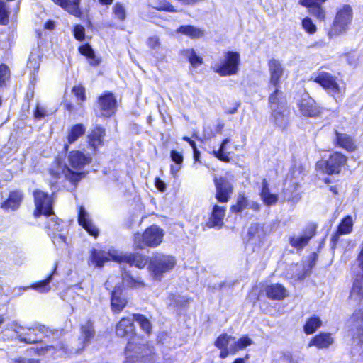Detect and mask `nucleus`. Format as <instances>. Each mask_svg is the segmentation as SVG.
Returning <instances> with one entry per match:
<instances>
[{
  "mask_svg": "<svg viewBox=\"0 0 363 363\" xmlns=\"http://www.w3.org/2000/svg\"><path fill=\"white\" fill-rule=\"evenodd\" d=\"M334 339L330 333H320L313 337L310 341L308 346H315L318 349H325L332 345Z\"/></svg>",
  "mask_w": 363,
  "mask_h": 363,
  "instance_id": "obj_25",
  "label": "nucleus"
},
{
  "mask_svg": "<svg viewBox=\"0 0 363 363\" xmlns=\"http://www.w3.org/2000/svg\"><path fill=\"white\" fill-rule=\"evenodd\" d=\"M333 141L335 146L345 149L349 152L355 151L357 147L354 140L350 135L337 128L333 130Z\"/></svg>",
  "mask_w": 363,
  "mask_h": 363,
  "instance_id": "obj_17",
  "label": "nucleus"
},
{
  "mask_svg": "<svg viewBox=\"0 0 363 363\" xmlns=\"http://www.w3.org/2000/svg\"><path fill=\"white\" fill-rule=\"evenodd\" d=\"M347 157L339 152H335L326 160L316 163V169L328 174H339L347 163Z\"/></svg>",
  "mask_w": 363,
  "mask_h": 363,
  "instance_id": "obj_11",
  "label": "nucleus"
},
{
  "mask_svg": "<svg viewBox=\"0 0 363 363\" xmlns=\"http://www.w3.org/2000/svg\"><path fill=\"white\" fill-rule=\"evenodd\" d=\"M8 22V11L6 9L5 3L0 1V23L6 24Z\"/></svg>",
  "mask_w": 363,
  "mask_h": 363,
  "instance_id": "obj_49",
  "label": "nucleus"
},
{
  "mask_svg": "<svg viewBox=\"0 0 363 363\" xmlns=\"http://www.w3.org/2000/svg\"><path fill=\"white\" fill-rule=\"evenodd\" d=\"M98 108L101 116L110 117L116 110V100L111 93L101 96L98 100Z\"/></svg>",
  "mask_w": 363,
  "mask_h": 363,
  "instance_id": "obj_18",
  "label": "nucleus"
},
{
  "mask_svg": "<svg viewBox=\"0 0 363 363\" xmlns=\"http://www.w3.org/2000/svg\"><path fill=\"white\" fill-rule=\"evenodd\" d=\"M321 4L315 5L313 8L308 9L309 13L317 18L320 21H324L325 18V11L320 6Z\"/></svg>",
  "mask_w": 363,
  "mask_h": 363,
  "instance_id": "obj_46",
  "label": "nucleus"
},
{
  "mask_svg": "<svg viewBox=\"0 0 363 363\" xmlns=\"http://www.w3.org/2000/svg\"><path fill=\"white\" fill-rule=\"evenodd\" d=\"M175 264L176 260L174 257L157 254L150 259L148 269L153 279L160 281L163 274L172 270Z\"/></svg>",
  "mask_w": 363,
  "mask_h": 363,
  "instance_id": "obj_9",
  "label": "nucleus"
},
{
  "mask_svg": "<svg viewBox=\"0 0 363 363\" xmlns=\"http://www.w3.org/2000/svg\"><path fill=\"white\" fill-rule=\"evenodd\" d=\"M19 329H23L19 326L14 328L13 330L18 334V337L20 342L28 344L36 343L42 340L44 336L61 335L63 334L64 329L51 330L45 325H36L33 327L28 328L27 333H21Z\"/></svg>",
  "mask_w": 363,
  "mask_h": 363,
  "instance_id": "obj_8",
  "label": "nucleus"
},
{
  "mask_svg": "<svg viewBox=\"0 0 363 363\" xmlns=\"http://www.w3.org/2000/svg\"><path fill=\"white\" fill-rule=\"evenodd\" d=\"M23 196V193L21 191L16 190L10 192L7 200L2 203V207L5 209H17L20 206Z\"/></svg>",
  "mask_w": 363,
  "mask_h": 363,
  "instance_id": "obj_28",
  "label": "nucleus"
},
{
  "mask_svg": "<svg viewBox=\"0 0 363 363\" xmlns=\"http://www.w3.org/2000/svg\"><path fill=\"white\" fill-rule=\"evenodd\" d=\"M127 303L125 296H111V306L113 312L115 313L121 312Z\"/></svg>",
  "mask_w": 363,
  "mask_h": 363,
  "instance_id": "obj_37",
  "label": "nucleus"
},
{
  "mask_svg": "<svg viewBox=\"0 0 363 363\" xmlns=\"http://www.w3.org/2000/svg\"><path fill=\"white\" fill-rule=\"evenodd\" d=\"M134 333L135 326L131 318H123L116 325L118 336L131 337L125 350V363H160V358L155 355L153 348L141 343L138 337L133 336Z\"/></svg>",
  "mask_w": 363,
  "mask_h": 363,
  "instance_id": "obj_1",
  "label": "nucleus"
},
{
  "mask_svg": "<svg viewBox=\"0 0 363 363\" xmlns=\"http://www.w3.org/2000/svg\"><path fill=\"white\" fill-rule=\"evenodd\" d=\"M266 295H286L285 288L279 284H272L264 286Z\"/></svg>",
  "mask_w": 363,
  "mask_h": 363,
  "instance_id": "obj_43",
  "label": "nucleus"
},
{
  "mask_svg": "<svg viewBox=\"0 0 363 363\" xmlns=\"http://www.w3.org/2000/svg\"><path fill=\"white\" fill-rule=\"evenodd\" d=\"M74 35L78 40H83L84 38V28L81 25H77L74 28Z\"/></svg>",
  "mask_w": 363,
  "mask_h": 363,
  "instance_id": "obj_55",
  "label": "nucleus"
},
{
  "mask_svg": "<svg viewBox=\"0 0 363 363\" xmlns=\"http://www.w3.org/2000/svg\"><path fill=\"white\" fill-rule=\"evenodd\" d=\"M220 350L221 351L220 352V357L222 359H225L230 353H232L230 351V347H228V348H223Z\"/></svg>",
  "mask_w": 363,
  "mask_h": 363,
  "instance_id": "obj_62",
  "label": "nucleus"
},
{
  "mask_svg": "<svg viewBox=\"0 0 363 363\" xmlns=\"http://www.w3.org/2000/svg\"><path fill=\"white\" fill-rule=\"evenodd\" d=\"M247 208L253 211H258L260 209V204L256 201H250Z\"/></svg>",
  "mask_w": 363,
  "mask_h": 363,
  "instance_id": "obj_61",
  "label": "nucleus"
},
{
  "mask_svg": "<svg viewBox=\"0 0 363 363\" xmlns=\"http://www.w3.org/2000/svg\"><path fill=\"white\" fill-rule=\"evenodd\" d=\"M105 135V129L101 126H96L87 135L88 143L94 152L96 151L99 146L103 145Z\"/></svg>",
  "mask_w": 363,
  "mask_h": 363,
  "instance_id": "obj_23",
  "label": "nucleus"
},
{
  "mask_svg": "<svg viewBox=\"0 0 363 363\" xmlns=\"http://www.w3.org/2000/svg\"><path fill=\"white\" fill-rule=\"evenodd\" d=\"M79 50L82 55L86 56L89 59V64L91 65L96 66L100 63L99 60L94 54V51L89 44L82 45L79 48Z\"/></svg>",
  "mask_w": 363,
  "mask_h": 363,
  "instance_id": "obj_34",
  "label": "nucleus"
},
{
  "mask_svg": "<svg viewBox=\"0 0 363 363\" xmlns=\"http://www.w3.org/2000/svg\"><path fill=\"white\" fill-rule=\"evenodd\" d=\"M47 216V224L46 228L50 230L52 233L53 234V242L55 244L60 242H65V237L61 234L58 233L57 235L56 233L62 231V223H60L58 221V218L55 216V215L53 213V211L52 213L49 215H45Z\"/></svg>",
  "mask_w": 363,
  "mask_h": 363,
  "instance_id": "obj_19",
  "label": "nucleus"
},
{
  "mask_svg": "<svg viewBox=\"0 0 363 363\" xmlns=\"http://www.w3.org/2000/svg\"><path fill=\"white\" fill-rule=\"evenodd\" d=\"M27 66L29 69H33V71H37L40 66V60L38 56L31 55L29 57Z\"/></svg>",
  "mask_w": 363,
  "mask_h": 363,
  "instance_id": "obj_50",
  "label": "nucleus"
},
{
  "mask_svg": "<svg viewBox=\"0 0 363 363\" xmlns=\"http://www.w3.org/2000/svg\"><path fill=\"white\" fill-rule=\"evenodd\" d=\"M268 67L270 74V84L275 86V89H277L283 75L284 68L281 62L276 59H271L268 62Z\"/></svg>",
  "mask_w": 363,
  "mask_h": 363,
  "instance_id": "obj_22",
  "label": "nucleus"
},
{
  "mask_svg": "<svg viewBox=\"0 0 363 363\" xmlns=\"http://www.w3.org/2000/svg\"><path fill=\"white\" fill-rule=\"evenodd\" d=\"M35 211L34 216L49 215L52 211V198L47 193L41 190H35L33 192Z\"/></svg>",
  "mask_w": 363,
  "mask_h": 363,
  "instance_id": "obj_13",
  "label": "nucleus"
},
{
  "mask_svg": "<svg viewBox=\"0 0 363 363\" xmlns=\"http://www.w3.org/2000/svg\"><path fill=\"white\" fill-rule=\"evenodd\" d=\"M260 196L263 202L267 206L274 205L278 201V196L270 192L268 183L265 179L262 181Z\"/></svg>",
  "mask_w": 363,
  "mask_h": 363,
  "instance_id": "obj_30",
  "label": "nucleus"
},
{
  "mask_svg": "<svg viewBox=\"0 0 363 363\" xmlns=\"http://www.w3.org/2000/svg\"><path fill=\"white\" fill-rule=\"evenodd\" d=\"M302 27L309 34H314L317 28L309 17H306L302 20Z\"/></svg>",
  "mask_w": 363,
  "mask_h": 363,
  "instance_id": "obj_47",
  "label": "nucleus"
},
{
  "mask_svg": "<svg viewBox=\"0 0 363 363\" xmlns=\"http://www.w3.org/2000/svg\"><path fill=\"white\" fill-rule=\"evenodd\" d=\"M321 320L317 316L308 318L303 328L305 333L308 335L313 333L321 326Z\"/></svg>",
  "mask_w": 363,
  "mask_h": 363,
  "instance_id": "obj_36",
  "label": "nucleus"
},
{
  "mask_svg": "<svg viewBox=\"0 0 363 363\" xmlns=\"http://www.w3.org/2000/svg\"><path fill=\"white\" fill-rule=\"evenodd\" d=\"M95 331L93 329L92 323L90 320L82 324L80 328V336L79 337L78 345L77 347L68 348L62 342H58L56 345L47 346L45 348L38 350L39 354H50L55 357H63L72 353H78L82 351L94 338Z\"/></svg>",
  "mask_w": 363,
  "mask_h": 363,
  "instance_id": "obj_3",
  "label": "nucleus"
},
{
  "mask_svg": "<svg viewBox=\"0 0 363 363\" xmlns=\"http://www.w3.org/2000/svg\"><path fill=\"white\" fill-rule=\"evenodd\" d=\"M72 92L77 98L78 101L83 102L86 100L85 89L82 86H74Z\"/></svg>",
  "mask_w": 363,
  "mask_h": 363,
  "instance_id": "obj_48",
  "label": "nucleus"
},
{
  "mask_svg": "<svg viewBox=\"0 0 363 363\" xmlns=\"http://www.w3.org/2000/svg\"><path fill=\"white\" fill-rule=\"evenodd\" d=\"M353 19V11L348 4H344L337 9L330 30L328 32L330 38L347 32Z\"/></svg>",
  "mask_w": 363,
  "mask_h": 363,
  "instance_id": "obj_7",
  "label": "nucleus"
},
{
  "mask_svg": "<svg viewBox=\"0 0 363 363\" xmlns=\"http://www.w3.org/2000/svg\"><path fill=\"white\" fill-rule=\"evenodd\" d=\"M170 157L172 160L177 165H181L182 164L184 157L181 152L173 150L171 151Z\"/></svg>",
  "mask_w": 363,
  "mask_h": 363,
  "instance_id": "obj_53",
  "label": "nucleus"
},
{
  "mask_svg": "<svg viewBox=\"0 0 363 363\" xmlns=\"http://www.w3.org/2000/svg\"><path fill=\"white\" fill-rule=\"evenodd\" d=\"M34 116L35 118L41 119L46 116V111L44 108L40 107L38 106L36 107V110L34 113Z\"/></svg>",
  "mask_w": 363,
  "mask_h": 363,
  "instance_id": "obj_58",
  "label": "nucleus"
},
{
  "mask_svg": "<svg viewBox=\"0 0 363 363\" xmlns=\"http://www.w3.org/2000/svg\"><path fill=\"white\" fill-rule=\"evenodd\" d=\"M248 243L250 245H259L264 237L262 228L258 224H252L248 230Z\"/></svg>",
  "mask_w": 363,
  "mask_h": 363,
  "instance_id": "obj_27",
  "label": "nucleus"
},
{
  "mask_svg": "<svg viewBox=\"0 0 363 363\" xmlns=\"http://www.w3.org/2000/svg\"><path fill=\"white\" fill-rule=\"evenodd\" d=\"M194 150V157L196 161H199L200 157V152L198 150L196 146L192 148Z\"/></svg>",
  "mask_w": 363,
  "mask_h": 363,
  "instance_id": "obj_64",
  "label": "nucleus"
},
{
  "mask_svg": "<svg viewBox=\"0 0 363 363\" xmlns=\"http://www.w3.org/2000/svg\"><path fill=\"white\" fill-rule=\"evenodd\" d=\"M177 32L191 38H199L204 35L203 29L190 25L180 26L177 28Z\"/></svg>",
  "mask_w": 363,
  "mask_h": 363,
  "instance_id": "obj_31",
  "label": "nucleus"
},
{
  "mask_svg": "<svg viewBox=\"0 0 363 363\" xmlns=\"http://www.w3.org/2000/svg\"><path fill=\"white\" fill-rule=\"evenodd\" d=\"M180 169H181L180 165H179V166L172 165L171 169H170L171 174H173L174 176H175L177 174V173L179 171Z\"/></svg>",
  "mask_w": 363,
  "mask_h": 363,
  "instance_id": "obj_63",
  "label": "nucleus"
},
{
  "mask_svg": "<svg viewBox=\"0 0 363 363\" xmlns=\"http://www.w3.org/2000/svg\"><path fill=\"white\" fill-rule=\"evenodd\" d=\"M314 234V228L310 227L303 234L291 236L289 239L290 245L294 248L302 249L308 244Z\"/></svg>",
  "mask_w": 363,
  "mask_h": 363,
  "instance_id": "obj_24",
  "label": "nucleus"
},
{
  "mask_svg": "<svg viewBox=\"0 0 363 363\" xmlns=\"http://www.w3.org/2000/svg\"><path fill=\"white\" fill-rule=\"evenodd\" d=\"M252 344L253 340L248 335H243L238 340L235 339L233 345H230V351L233 354H235L238 351L242 350Z\"/></svg>",
  "mask_w": 363,
  "mask_h": 363,
  "instance_id": "obj_32",
  "label": "nucleus"
},
{
  "mask_svg": "<svg viewBox=\"0 0 363 363\" xmlns=\"http://www.w3.org/2000/svg\"><path fill=\"white\" fill-rule=\"evenodd\" d=\"M163 237V230L156 225H152L147 228L143 234L138 233L134 235V248L156 247L162 242Z\"/></svg>",
  "mask_w": 363,
  "mask_h": 363,
  "instance_id": "obj_6",
  "label": "nucleus"
},
{
  "mask_svg": "<svg viewBox=\"0 0 363 363\" xmlns=\"http://www.w3.org/2000/svg\"><path fill=\"white\" fill-rule=\"evenodd\" d=\"M216 199L220 203H227L233 193V185L226 177H214Z\"/></svg>",
  "mask_w": 363,
  "mask_h": 363,
  "instance_id": "obj_14",
  "label": "nucleus"
},
{
  "mask_svg": "<svg viewBox=\"0 0 363 363\" xmlns=\"http://www.w3.org/2000/svg\"><path fill=\"white\" fill-rule=\"evenodd\" d=\"M133 319V321L135 320L140 325L145 333H150L151 332V323L146 317L140 314H134Z\"/></svg>",
  "mask_w": 363,
  "mask_h": 363,
  "instance_id": "obj_44",
  "label": "nucleus"
},
{
  "mask_svg": "<svg viewBox=\"0 0 363 363\" xmlns=\"http://www.w3.org/2000/svg\"><path fill=\"white\" fill-rule=\"evenodd\" d=\"M182 55L188 59L191 65L194 67H198L203 62L202 58L199 57L192 48L184 50Z\"/></svg>",
  "mask_w": 363,
  "mask_h": 363,
  "instance_id": "obj_38",
  "label": "nucleus"
},
{
  "mask_svg": "<svg viewBox=\"0 0 363 363\" xmlns=\"http://www.w3.org/2000/svg\"><path fill=\"white\" fill-rule=\"evenodd\" d=\"M155 186L160 190V191H164L166 189V184L165 183L160 179L159 178H157L155 180Z\"/></svg>",
  "mask_w": 363,
  "mask_h": 363,
  "instance_id": "obj_60",
  "label": "nucleus"
},
{
  "mask_svg": "<svg viewBox=\"0 0 363 363\" xmlns=\"http://www.w3.org/2000/svg\"><path fill=\"white\" fill-rule=\"evenodd\" d=\"M326 0H299L298 3L305 7L308 8V9L313 8L315 5L318 4H322L325 2Z\"/></svg>",
  "mask_w": 363,
  "mask_h": 363,
  "instance_id": "obj_54",
  "label": "nucleus"
},
{
  "mask_svg": "<svg viewBox=\"0 0 363 363\" xmlns=\"http://www.w3.org/2000/svg\"><path fill=\"white\" fill-rule=\"evenodd\" d=\"M9 77V69L4 65H0V84L2 85Z\"/></svg>",
  "mask_w": 363,
  "mask_h": 363,
  "instance_id": "obj_51",
  "label": "nucleus"
},
{
  "mask_svg": "<svg viewBox=\"0 0 363 363\" xmlns=\"http://www.w3.org/2000/svg\"><path fill=\"white\" fill-rule=\"evenodd\" d=\"M56 4L62 7L70 14L79 16L81 11L79 4L81 0H52Z\"/></svg>",
  "mask_w": 363,
  "mask_h": 363,
  "instance_id": "obj_26",
  "label": "nucleus"
},
{
  "mask_svg": "<svg viewBox=\"0 0 363 363\" xmlns=\"http://www.w3.org/2000/svg\"><path fill=\"white\" fill-rule=\"evenodd\" d=\"M249 202L250 201L244 194H239L237 199V203L231 207V209L233 212L239 213L247 208Z\"/></svg>",
  "mask_w": 363,
  "mask_h": 363,
  "instance_id": "obj_42",
  "label": "nucleus"
},
{
  "mask_svg": "<svg viewBox=\"0 0 363 363\" xmlns=\"http://www.w3.org/2000/svg\"><path fill=\"white\" fill-rule=\"evenodd\" d=\"M350 333L357 344L363 342V310H356L350 319Z\"/></svg>",
  "mask_w": 363,
  "mask_h": 363,
  "instance_id": "obj_15",
  "label": "nucleus"
},
{
  "mask_svg": "<svg viewBox=\"0 0 363 363\" xmlns=\"http://www.w3.org/2000/svg\"><path fill=\"white\" fill-rule=\"evenodd\" d=\"M113 260L118 262H126L138 268H143L147 263V258L139 254L123 255L115 250H110L108 252L93 250L91 254V262L96 267H101L104 262Z\"/></svg>",
  "mask_w": 363,
  "mask_h": 363,
  "instance_id": "obj_4",
  "label": "nucleus"
},
{
  "mask_svg": "<svg viewBox=\"0 0 363 363\" xmlns=\"http://www.w3.org/2000/svg\"><path fill=\"white\" fill-rule=\"evenodd\" d=\"M298 106L300 112L305 116L316 117L321 112L320 108L307 93L301 95Z\"/></svg>",
  "mask_w": 363,
  "mask_h": 363,
  "instance_id": "obj_16",
  "label": "nucleus"
},
{
  "mask_svg": "<svg viewBox=\"0 0 363 363\" xmlns=\"http://www.w3.org/2000/svg\"><path fill=\"white\" fill-rule=\"evenodd\" d=\"M240 62L238 52H226L224 60L220 64L216 65L215 71L223 77L235 74L239 69Z\"/></svg>",
  "mask_w": 363,
  "mask_h": 363,
  "instance_id": "obj_12",
  "label": "nucleus"
},
{
  "mask_svg": "<svg viewBox=\"0 0 363 363\" xmlns=\"http://www.w3.org/2000/svg\"><path fill=\"white\" fill-rule=\"evenodd\" d=\"M234 340L235 337L223 333L216 339L215 345L219 349L228 348L230 345H233Z\"/></svg>",
  "mask_w": 363,
  "mask_h": 363,
  "instance_id": "obj_40",
  "label": "nucleus"
},
{
  "mask_svg": "<svg viewBox=\"0 0 363 363\" xmlns=\"http://www.w3.org/2000/svg\"><path fill=\"white\" fill-rule=\"evenodd\" d=\"M113 13L115 16V17L123 21L126 18V10H125V8L124 7V6L119 3V2H117L113 7Z\"/></svg>",
  "mask_w": 363,
  "mask_h": 363,
  "instance_id": "obj_45",
  "label": "nucleus"
},
{
  "mask_svg": "<svg viewBox=\"0 0 363 363\" xmlns=\"http://www.w3.org/2000/svg\"><path fill=\"white\" fill-rule=\"evenodd\" d=\"M91 161L92 157L90 154H84L79 150H73L68 155V164H62L58 159H56L49 172L50 175L55 179L63 176L67 181L75 186L84 176V173L82 170Z\"/></svg>",
  "mask_w": 363,
  "mask_h": 363,
  "instance_id": "obj_2",
  "label": "nucleus"
},
{
  "mask_svg": "<svg viewBox=\"0 0 363 363\" xmlns=\"http://www.w3.org/2000/svg\"><path fill=\"white\" fill-rule=\"evenodd\" d=\"M52 279V274L45 280H43L42 281L35 283V284L30 286H25V287H19L18 292H24L26 291V289L29 288H33L35 289L37 292L43 294L47 293L48 291V284L50 283V280Z\"/></svg>",
  "mask_w": 363,
  "mask_h": 363,
  "instance_id": "obj_35",
  "label": "nucleus"
},
{
  "mask_svg": "<svg viewBox=\"0 0 363 363\" xmlns=\"http://www.w3.org/2000/svg\"><path fill=\"white\" fill-rule=\"evenodd\" d=\"M229 142H230L229 139H228V138L224 139L220 144L219 150H213V155L215 157H216L218 159H219L220 160L225 162H230V157H229L230 153L225 152V147Z\"/></svg>",
  "mask_w": 363,
  "mask_h": 363,
  "instance_id": "obj_39",
  "label": "nucleus"
},
{
  "mask_svg": "<svg viewBox=\"0 0 363 363\" xmlns=\"http://www.w3.org/2000/svg\"><path fill=\"white\" fill-rule=\"evenodd\" d=\"M311 79L320 84L328 93L335 99L340 98L341 89L337 82V77L332 74L318 70L312 74Z\"/></svg>",
  "mask_w": 363,
  "mask_h": 363,
  "instance_id": "obj_10",
  "label": "nucleus"
},
{
  "mask_svg": "<svg viewBox=\"0 0 363 363\" xmlns=\"http://www.w3.org/2000/svg\"><path fill=\"white\" fill-rule=\"evenodd\" d=\"M269 102L273 122L280 128H286L289 123V111L284 93L278 89H275L269 96Z\"/></svg>",
  "mask_w": 363,
  "mask_h": 363,
  "instance_id": "obj_5",
  "label": "nucleus"
},
{
  "mask_svg": "<svg viewBox=\"0 0 363 363\" xmlns=\"http://www.w3.org/2000/svg\"><path fill=\"white\" fill-rule=\"evenodd\" d=\"M86 128L84 125L82 123H78L74 125L67 135V142L68 143L64 145L65 151H67L69 149V144H72L75 141H77L79 137L83 135L85 133Z\"/></svg>",
  "mask_w": 363,
  "mask_h": 363,
  "instance_id": "obj_29",
  "label": "nucleus"
},
{
  "mask_svg": "<svg viewBox=\"0 0 363 363\" xmlns=\"http://www.w3.org/2000/svg\"><path fill=\"white\" fill-rule=\"evenodd\" d=\"M313 261L310 260L308 261L307 265H303V272L298 274L297 275V279H302L303 278H305V277L311 272V269L313 268Z\"/></svg>",
  "mask_w": 363,
  "mask_h": 363,
  "instance_id": "obj_56",
  "label": "nucleus"
},
{
  "mask_svg": "<svg viewBox=\"0 0 363 363\" xmlns=\"http://www.w3.org/2000/svg\"><path fill=\"white\" fill-rule=\"evenodd\" d=\"M340 235H342V233H339V231L337 230L331 237V243H332V246L331 247L332 248H335L337 243L338 242V240H339V238H340Z\"/></svg>",
  "mask_w": 363,
  "mask_h": 363,
  "instance_id": "obj_59",
  "label": "nucleus"
},
{
  "mask_svg": "<svg viewBox=\"0 0 363 363\" xmlns=\"http://www.w3.org/2000/svg\"><path fill=\"white\" fill-rule=\"evenodd\" d=\"M14 363H39L38 359H27L23 357H18L13 359Z\"/></svg>",
  "mask_w": 363,
  "mask_h": 363,
  "instance_id": "obj_57",
  "label": "nucleus"
},
{
  "mask_svg": "<svg viewBox=\"0 0 363 363\" xmlns=\"http://www.w3.org/2000/svg\"><path fill=\"white\" fill-rule=\"evenodd\" d=\"M148 46L153 50H158L160 48V40L157 35H153L147 39Z\"/></svg>",
  "mask_w": 363,
  "mask_h": 363,
  "instance_id": "obj_52",
  "label": "nucleus"
},
{
  "mask_svg": "<svg viewBox=\"0 0 363 363\" xmlns=\"http://www.w3.org/2000/svg\"><path fill=\"white\" fill-rule=\"evenodd\" d=\"M147 6L158 11L177 12V10L167 0H150Z\"/></svg>",
  "mask_w": 363,
  "mask_h": 363,
  "instance_id": "obj_33",
  "label": "nucleus"
},
{
  "mask_svg": "<svg viewBox=\"0 0 363 363\" xmlns=\"http://www.w3.org/2000/svg\"><path fill=\"white\" fill-rule=\"evenodd\" d=\"M225 206L214 204L213 206L212 212L209 220L206 223V226L208 228H221L223 225V219L225 216Z\"/></svg>",
  "mask_w": 363,
  "mask_h": 363,
  "instance_id": "obj_20",
  "label": "nucleus"
},
{
  "mask_svg": "<svg viewBox=\"0 0 363 363\" xmlns=\"http://www.w3.org/2000/svg\"><path fill=\"white\" fill-rule=\"evenodd\" d=\"M78 222L91 235L97 237L99 235L98 228L94 225L90 216L83 206L79 207L78 213Z\"/></svg>",
  "mask_w": 363,
  "mask_h": 363,
  "instance_id": "obj_21",
  "label": "nucleus"
},
{
  "mask_svg": "<svg viewBox=\"0 0 363 363\" xmlns=\"http://www.w3.org/2000/svg\"><path fill=\"white\" fill-rule=\"evenodd\" d=\"M352 218L350 216H347L342 220L338 225L337 230L339 231V233H342V235L349 234L352 230Z\"/></svg>",
  "mask_w": 363,
  "mask_h": 363,
  "instance_id": "obj_41",
  "label": "nucleus"
}]
</instances>
